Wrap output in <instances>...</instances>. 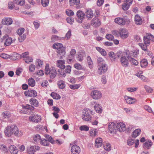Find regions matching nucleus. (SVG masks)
I'll return each instance as SVG.
<instances>
[{
    "instance_id": "obj_1",
    "label": "nucleus",
    "mask_w": 154,
    "mask_h": 154,
    "mask_svg": "<svg viewBox=\"0 0 154 154\" xmlns=\"http://www.w3.org/2000/svg\"><path fill=\"white\" fill-rule=\"evenodd\" d=\"M45 71V74L49 75L51 79L54 78L56 75L57 71L55 69L52 67L50 69L48 64H46Z\"/></svg>"
},
{
    "instance_id": "obj_2",
    "label": "nucleus",
    "mask_w": 154,
    "mask_h": 154,
    "mask_svg": "<svg viewBox=\"0 0 154 154\" xmlns=\"http://www.w3.org/2000/svg\"><path fill=\"white\" fill-rule=\"evenodd\" d=\"M20 57L23 58V60L26 63L29 64L33 61V59L29 56V53L28 51L22 53L20 55Z\"/></svg>"
},
{
    "instance_id": "obj_3",
    "label": "nucleus",
    "mask_w": 154,
    "mask_h": 154,
    "mask_svg": "<svg viewBox=\"0 0 154 154\" xmlns=\"http://www.w3.org/2000/svg\"><path fill=\"white\" fill-rule=\"evenodd\" d=\"M116 125L113 122H110L108 126V131L111 134H116L118 131Z\"/></svg>"
},
{
    "instance_id": "obj_4",
    "label": "nucleus",
    "mask_w": 154,
    "mask_h": 154,
    "mask_svg": "<svg viewBox=\"0 0 154 154\" xmlns=\"http://www.w3.org/2000/svg\"><path fill=\"white\" fill-rule=\"evenodd\" d=\"M151 41L154 42V36L149 33H146L143 37L144 42L149 45Z\"/></svg>"
},
{
    "instance_id": "obj_5",
    "label": "nucleus",
    "mask_w": 154,
    "mask_h": 154,
    "mask_svg": "<svg viewBox=\"0 0 154 154\" xmlns=\"http://www.w3.org/2000/svg\"><path fill=\"white\" fill-rule=\"evenodd\" d=\"M83 113L82 118L83 120L87 121L91 120V112L90 110H85L83 111Z\"/></svg>"
},
{
    "instance_id": "obj_6",
    "label": "nucleus",
    "mask_w": 154,
    "mask_h": 154,
    "mask_svg": "<svg viewBox=\"0 0 154 154\" xmlns=\"http://www.w3.org/2000/svg\"><path fill=\"white\" fill-rule=\"evenodd\" d=\"M29 120L34 122H38L41 121V117L36 114H31L29 117Z\"/></svg>"
},
{
    "instance_id": "obj_7",
    "label": "nucleus",
    "mask_w": 154,
    "mask_h": 154,
    "mask_svg": "<svg viewBox=\"0 0 154 154\" xmlns=\"http://www.w3.org/2000/svg\"><path fill=\"white\" fill-rule=\"evenodd\" d=\"M12 135H14L15 136L20 137L22 134L20 131H19L18 127L14 125H13L10 126Z\"/></svg>"
},
{
    "instance_id": "obj_8",
    "label": "nucleus",
    "mask_w": 154,
    "mask_h": 154,
    "mask_svg": "<svg viewBox=\"0 0 154 154\" xmlns=\"http://www.w3.org/2000/svg\"><path fill=\"white\" fill-rule=\"evenodd\" d=\"M91 94L93 99L95 100L100 99L102 96V94L101 92L97 90L93 91L91 93Z\"/></svg>"
},
{
    "instance_id": "obj_9",
    "label": "nucleus",
    "mask_w": 154,
    "mask_h": 154,
    "mask_svg": "<svg viewBox=\"0 0 154 154\" xmlns=\"http://www.w3.org/2000/svg\"><path fill=\"white\" fill-rule=\"evenodd\" d=\"M117 54L118 57H121V63L122 66H124L125 65V52L119 51L117 52Z\"/></svg>"
},
{
    "instance_id": "obj_10",
    "label": "nucleus",
    "mask_w": 154,
    "mask_h": 154,
    "mask_svg": "<svg viewBox=\"0 0 154 154\" xmlns=\"http://www.w3.org/2000/svg\"><path fill=\"white\" fill-rule=\"evenodd\" d=\"M108 69V66L106 64L98 66V72L100 75L106 72Z\"/></svg>"
},
{
    "instance_id": "obj_11",
    "label": "nucleus",
    "mask_w": 154,
    "mask_h": 154,
    "mask_svg": "<svg viewBox=\"0 0 154 154\" xmlns=\"http://www.w3.org/2000/svg\"><path fill=\"white\" fill-rule=\"evenodd\" d=\"M101 24V22L100 19L97 17L93 19L91 22V25L96 28L99 27Z\"/></svg>"
},
{
    "instance_id": "obj_12",
    "label": "nucleus",
    "mask_w": 154,
    "mask_h": 154,
    "mask_svg": "<svg viewBox=\"0 0 154 154\" xmlns=\"http://www.w3.org/2000/svg\"><path fill=\"white\" fill-rule=\"evenodd\" d=\"M65 49L66 48L63 47L57 50V55L60 59H63L64 57L66 54Z\"/></svg>"
},
{
    "instance_id": "obj_13",
    "label": "nucleus",
    "mask_w": 154,
    "mask_h": 154,
    "mask_svg": "<svg viewBox=\"0 0 154 154\" xmlns=\"http://www.w3.org/2000/svg\"><path fill=\"white\" fill-rule=\"evenodd\" d=\"M25 96L32 97H35L37 95V93L35 90H29L24 92Z\"/></svg>"
},
{
    "instance_id": "obj_14",
    "label": "nucleus",
    "mask_w": 154,
    "mask_h": 154,
    "mask_svg": "<svg viewBox=\"0 0 154 154\" xmlns=\"http://www.w3.org/2000/svg\"><path fill=\"white\" fill-rule=\"evenodd\" d=\"M3 40H5L4 45L5 46L10 45L13 42L12 38L9 37L8 35H6L3 36Z\"/></svg>"
},
{
    "instance_id": "obj_15",
    "label": "nucleus",
    "mask_w": 154,
    "mask_h": 154,
    "mask_svg": "<svg viewBox=\"0 0 154 154\" xmlns=\"http://www.w3.org/2000/svg\"><path fill=\"white\" fill-rule=\"evenodd\" d=\"M71 151L72 154H79L80 152V149L77 145H73L71 147Z\"/></svg>"
},
{
    "instance_id": "obj_16",
    "label": "nucleus",
    "mask_w": 154,
    "mask_h": 154,
    "mask_svg": "<svg viewBox=\"0 0 154 154\" xmlns=\"http://www.w3.org/2000/svg\"><path fill=\"white\" fill-rule=\"evenodd\" d=\"M76 15L78 18L79 20H78L77 21L79 23H82V21L84 19L85 17V15L82 11H78L77 12Z\"/></svg>"
},
{
    "instance_id": "obj_17",
    "label": "nucleus",
    "mask_w": 154,
    "mask_h": 154,
    "mask_svg": "<svg viewBox=\"0 0 154 154\" xmlns=\"http://www.w3.org/2000/svg\"><path fill=\"white\" fill-rule=\"evenodd\" d=\"M116 23L120 25H124L125 24V19L124 18L117 17L115 19Z\"/></svg>"
},
{
    "instance_id": "obj_18",
    "label": "nucleus",
    "mask_w": 154,
    "mask_h": 154,
    "mask_svg": "<svg viewBox=\"0 0 154 154\" xmlns=\"http://www.w3.org/2000/svg\"><path fill=\"white\" fill-rule=\"evenodd\" d=\"M12 19L10 18H5L2 20V23L5 25H9L12 23Z\"/></svg>"
},
{
    "instance_id": "obj_19",
    "label": "nucleus",
    "mask_w": 154,
    "mask_h": 154,
    "mask_svg": "<svg viewBox=\"0 0 154 154\" xmlns=\"http://www.w3.org/2000/svg\"><path fill=\"white\" fill-rule=\"evenodd\" d=\"M118 131L120 132H123L125 130V125L123 122H119L117 124Z\"/></svg>"
},
{
    "instance_id": "obj_20",
    "label": "nucleus",
    "mask_w": 154,
    "mask_h": 154,
    "mask_svg": "<svg viewBox=\"0 0 154 154\" xmlns=\"http://www.w3.org/2000/svg\"><path fill=\"white\" fill-rule=\"evenodd\" d=\"M65 60H58L57 61V66L61 69L65 68Z\"/></svg>"
},
{
    "instance_id": "obj_21",
    "label": "nucleus",
    "mask_w": 154,
    "mask_h": 154,
    "mask_svg": "<svg viewBox=\"0 0 154 154\" xmlns=\"http://www.w3.org/2000/svg\"><path fill=\"white\" fill-rule=\"evenodd\" d=\"M9 151L11 154H17L18 150L17 147L14 145H10L9 147Z\"/></svg>"
},
{
    "instance_id": "obj_22",
    "label": "nucleus",
    "mask_w": 154,
    "mask_h": 154,
    "mask_svg": "<svg viewBox=\"0 0 154 154\" xmlns=\"http://www.w3.org/2000/svg\"><path fill=\"white\" fill-rule=\"evenodd\" d=\"M85 16H86L87 18L89 19L92 17L94 14L92 10L91 9H89L85 12Z\"/></svg>"
},
{
    "instance_id": "obj_23",
    "label": "nucleus",
    "mask_w": 154,
    "mask_h": 154,
    "mask_svg": "<svg viewBox=\"0 0 154 154\" xmlns=\"http://www.w3.org/2000/svg\"><path fill=\"white\" fill-rule=\"evenodd\" d=\"M135 21L136 24L140 25L142 22V19L141 17L138 14L136 15L135 17Z\"/></svg>"
},
{
    "instance_id": "obj_24",
    "label": "nucleus",
    "mask_w": 154,
    "mask_h": 154,
    "mask_svg": "<svg viewBox=\"0 0 154 154\" xmlns=\"http://www.w3.org/2000/svg\"><path fill=\"white\" fill-rule=\"evenodd\" d=\"M5 133L6 135L8 137H11L12 135L10 126H8L7 127L5 131Z\"/></svg>"
},
{
    "instance_id": "obj_25",
    "label": "nucleus",
    "mask_w": 154,
    "mask_h": 154,
    "mask_svg": "<svg viewBox=\"0 0 154 154\" xmlns=\"http://www.w3.org/2000/svg\"><path fill=\"white\" fill-rule=\"evenodd\" d=\"M102 139L101 138H98L95 140V146L98 148L101 146L102 143Z\"/></svg>"
},
{
    "instance_id": "obj_26",
    "label": "nucleus",
    "mask_w": 154,
    "mask_h": 154,
    "mask_svg": "<svg viewBox=\"0 0 154 154\" xmlns=\"http://www.w3.org/2000/svg\"><path fill=\"white\" fill-rule=\"evenodd\" d=\"M59 88L60 89H64L66 86V84L64 81L60 80L58 81L57 82Z\"/></svg>"
},
{
    "instance_id": "obj_27",
    "label": "nucleus",
    "mask_w": 154,
    "mask_h": 154,
    "mask_svg": "<svg viewBox=\"0 0 154 154\" xmlns=\"http://www.w3.org/2000/svg\"><path fill=\"white\" fill-rule=\"evenodd\" d=\"M141 133V130L137 129L135 130L132 133L131 137L133 138H136L139 136Z\"/></svg>"
},
{
    "instance_id": "obj_28",
    "label": "nucleus",
    "mask_w": 154,
    "mask_h": 154,
    "mask_svg": "<svg viewBox=\"0 0 154 154\" xmlns=\"http://www.w3.org/2000/svg\"><path fill=\"white\" fill-rule=\"evenodd\" d=\"M128 59L132 64L134 65L137 66L138 64L139 63L138 61L132 57L128 56Z\"/></svg>"
},
{
    "instance_id": "obj_29",
    "label": "nucleus",
    "mask_w": 154,
    "mask_h": 154,
    "mask_svg": "<svg viewBox=\"0 0 154 154\" xmlns=\"http://www.w3.org/2000/svg\"><path fill=\"white\" fill-rule=\"evenodd\" d=\"M127 99H126V101L128 104H132L134 103L136 101V99L134 98H133L129 96H127Z\"/></svg>"
},
{
    "instance_id": "obj_30",
    "label": "nucleus",
    "mask_w": 154,
    "mask_h": 154,
    "mask_svg": "<svg viewBox=\"0 0 154 154\" xmlns=\"http://www.w3.org/2000/svg\"><path fill=\"white\" fill-rule=\"evenodd\" d=\"M27 151L29 154H34L35 152V146H29L27 148Z\"/></svg>"
},
{
    "instance_id": "obj_31",
    "label": "nucleus",
    "mask_w": 154,
    "mask_h": 154,
    "mask_svg": "<svg viewBox=\"0 0 154 154\" xmlns=\"http://www.w3.org/2000/svg\"><path fill=\"white\" fill-rule=\"evenodd\" d=\"M152 144V142L151 140L147 141L143 144V147L145 149H148L150 148Z\"/></svg>"
},
{
    "instance_id": "obj_32",
    "label": "nucleus",
    "mask_w": 154,
    "mask_h": 154,
    "mask_svg": "<svg viewBox=\"0 0 154 154\" xmlns=\"http://www.w3.org/2000/svg\"><path fill=\"white\" fill-rule=\"evenodd\" d=\"M106 64L105 60L102 58L99 57L98 58L97 61V64L98 66Z\"/></svg>"
},
{
    "instance_id": "obj_33",
    "label": "nucleus",
    "mask_w": 154,
    "mask_h": 154,
    "mask_svg": "<svg viewBox=\"0 0 154 154\" xmlns=\"http://www.w3.org/2000/svg\"><path fill=\"white\" fill-rule=\"evenodd\" d=\"M87 62L90 68L92 69L93 66V63L90 56H88L87 57Z\"/></svg>"
},
{
    "instance_id": "obj_34",
    "label": "nucleus",
    "mask_w": 154,
    "mask_h": 154,
    "mask_svg": "<svg viewBox=\"0 0 154 154\" xmlns=\"http://www.w3.org/2000/svg\"><path fill=\"white\" fill-rule=\"evenodd\" d=\"M140 66L143 68L146 67L148 64L147 60L145 59H142L140 61Z\"/></svg>"
},
{
    "instance_id": "obj_35",
    "label": "nucleus",
    "mask_w": 154,
    "mask_h": 154,
    "mask_svg": "<svg viewBox=\"0 0 154 154\" xmlns=\"http://www.w3.org/2000/svg\"><path fill=\"white\" fill-rule=\"evenodd\" d=\"M139 45L141 48V49L145 51L147 50V46H149L147 44H146L144 42L139 44Z\"/></svg>"
},
{
    "instance_id": "obj_36",
    "label": "nucleus",
    "mask_w": 154,
    "mask_h": 154,
    "mask_svg": "<svg viewBox=\"0 0 154 154\" xmlns=\"http://www.w3.org/2000/svg\"><path fill=\"white\" fill-rule=\"evenodd\" d=\"M96 50L100 53L102 55L105 56L106 55V52L104 49L99 47H96Z\"/></svg>"
},
{
    "instance_id": "obj_37",
    "label": "nucleus",
    "mask_w": 154,
    "mask_h": 154,
    "mask_svg": "<svg viewBox=\"0 0 154 154\" xmlns=\"http://www.w3.org/2000/svg\"><path fill=\"white\" fill-rule=\"evenodd\" d=\"M30 104L35 107H37L38 105V103L37 100L34 98H31L29 100Z\"/></svg>"
},
{
    "instance_id": "obj_38",
    "label": "nucleus",
    "mask_w": 154,
    "mask_h": 154,
    "mask_svg": "<svg viewBox=\"0 0 154 154\" xmlns=\"http://www.w3.org/2000/svg\"><path fill=\"white\" fill-rule=\"evenodd\" d=\"M136 75L140 78L143 81L145 82H148V79L143 75L139 73H137L136 74Z\"/></svg>"
},
{
    "instance_id": "obj_39",
    "label": "nucleus",
    "mask_w": 154,
    "mask_h": 154,
    "mask_svg": "<svg viewBox=\"0 0 154 154\" xmlns=\"http://www.w3.org/2000/svg\"><path fill=\"white\" fill-rule=\"evenodd\" d=\"M94 109L97 112L101 113L102 112V109L101 106L99 104H96L94 106Z\"/></svg>"
},
{
    "instance_id": "obj_40",
    "label": "nucleus",
    "mask_w": 154,
    "mask_h": 154,
    "mask_svg": "<svg viewBox=\"0 0 154 154\" xmlns=\"http://www.w3.org/2000/svg\"><path fill=\"white\" fill-rule=\"evenodd\" d=\"M40 143L41 145L45 146H48L49 145L48 141L44 139H41Z\"/></svg>"
},
{
    "instance_id": "obj_41",
    "label": "nucleus",
    "mask_w": 154,
    "mask_h": 154,
    "mask_svg": "<svg viewBox=\"0 0 154 154\" xmlns=\"http://www.w3.org/2000/svg\"><path fill=\"white\" fill-rule=\"evenodd\" d=\"M28 84L31 87H34L35 85V82L34 79L31 78L28 80Z\"/></svg>"
},
{
    "instance_id": "obj_42",
    "label": "nucleus",
    "mask_w": 154,
    "mask_h": 154,
    "mask_svg": "<svg viewBox=\"0 0 154 154\" xmlns=\"http://www.w3.org/2000/svg\"><path fill=\"white\" fill-rule=\"evenodd\" d=\"M135 139H132L131 137H129L127 140V143L128 145L131 146L135 143Z\"/></svg>"
},
{
    "instance_id": "obj_43",
    "label": "nucleus",
    "mask_w": 154,
    "mask_h": 154,
    "mask_svg": "<svg viewBox=\"0 0 154 154\" xmlns=\"http://www.w3.org/2000/svg\"><path fill=\"white\" fill-rule=\"evenodd\" d=\"M89 133L91 136L94 137L97 134V131L96 129H90Z\"/></svg>"
},
{
    "instance_id": "obj_44",
    "label": "nucleus",
    "mask_w": 154,
    "mask_h": 154,
    "mask_svg": "<svg viewBox=\"0 0 154 154\" xmlns=\"http://www.w3.org/2000/svg\"><path fill=\"white\" fill-rule=\"evenodd\" d=\"M51 95L54 99H60L61 97L59 94L54 92H52L51 94Z\"/></svg>"
},
{
    "instance_id": "obj_45",
    "label": "nucleus",
    "mask_w": 154,
    "mask_h": 154,
    "mask_svg": "<svg viewBox=\"0 0 154 154\" xmlns=\"http://www.w3.org/2000/svg\"><path fill=\"white\" fill-rule=\"evenodd\" d=\"M53 47L54 48L57 49V50L63 47V45L61 43H57L56 44H54L53 45Z\"/></svg>"
},
{
    "instance_id": "obj_46",
    "label": "nucleus",
    "mask_w": 154,
    "mask_h": 154,
    "mask_svg": "<svg viewBox=\"0 0 154 154\" xmlns=\"http://www.w3.org/2000/svg\"><path fill=\"white\" fill-rule=\"evenodd\" d=\"M22 107L23 109L30 110L31 111L33 110L34 109V108L33 106L28 104H27L26 106L23 105Z\"/></svg>"
},
{
    "instance_id": "obj_47",
    "label": "nucleus",
    "mask_w": 154,
    "mask_h": 154,
    "mask_svg": "<svg viewBox=\"0 0 154 154\" xmlns=\"http://www.w3.org/2000/svg\"><path fill=\"white\" fill-rule=\"evenodd\" d=\"M22 107L23 109L30 110L31 111L33 110L34 109V108L33 106L28 104H27L26 106L23 105Z\"/></svg>"
},
{
    "instance_id": "obj_48",
    "label": "nucleus",
    "mask_w": 154,
    "mask_h": 154,
    "mask_svg": "<svg viewBox=\"0 0 154 154\" xmlns=\"http://www.w3.org/2000/svg\"><path fill=\"white\" fill-rule=\"evenodd\" d=\"M49 2V0H41V3L43 7H46L48 6Z\"/></svg>"
},
{
    "instance_id": "obj_49",
    "label": "nucleus",
    "mask_w": 154,
    "mask_h": 154,
    "mask_svg": "<svg viewBox=\"0 0 154 154\" xmlns=\"http://www.w3.org/2000/svg\"><path fill=\"white\" fill-rule=\"evenodd\" d=\"M103 146L104 149L107 151L110 150L111 148L110 144L108 143H104Z\"/></svg>"
},
{
    "instance_id": "obj_50",
    "label": "nucleus",
    "mask_w": 154,
    "mask_h": 154,
    "mask_svg": "<svg viewBox=\"0 0 154 154\" xmlns=\"http://www.w3.org/2000/svg\"><path fill=\"white\" fill-rule=\"evenodd\" d=\"M119 35L122 38L125 37V29H120L119 30Z\"/></svg>"
},
{
    "instance_id": "obj_51",
    "label": "nucleus",
    "mask_w": 154,
    "mask_h": 154,
    "mask_svg": "<svg viewBox=\"0 0 154 154\" xmlns=\"http://www.w3.org/2000/svg\"><path fill=\"white\" fill-rule=\"evenodd\" d=\"M26 38V35L25 34H23L22 35H19L18 37V40L20 42H23L25 40Z\"/></svg>"
},
{
    "instance_id": "obj_52",
    "label": "nucleus",
    "mask_w": 154,
    "mask_h": 154,
    "mask_svg": "<svg viewBox=\"0 0 154 154\" xmlns=\"http://www.w3.org/2000/svg\"><path fill=\"white\" fill-rule=\"evenodd\" d=\"M70 4L71 6H73L74 4L78 5L80 2V0H69Z\"/></svg>"
},
{
    "instance_id": "obj_53",
    "label": "nucleus",
    "mask_w": 154,
    "mask_h": 154,
    "mask_svg": "<svg viewBox=\"0 0 154 154\" xmlns=\"http://www.w3.org/2000/svg\"><path fill=\"white\" fill-rule=\"evenodd\" d=\"M133 0H126V10H128L132 3Z\"/></svg>"
},
{
    "instance_id": "obj_54",
    "label": "nucleus",
    "mask_w": 154,
    "mask_h": 154,
    "mask_svg": "<svg viewBox=\"0 0 154 154\" xmlns=\"http://www.w3.org/2000/svg\"><path fill=\"white\" fill-rule=\"evenodd\" d=\"M80 86V84H72L70 85L69 87V88L72 89H78Z\"/></svg>"
},
{
    "instance_id": "obj_55",
    "label": "nucleus",
    "mask_w": 154,
    "mask_h": 154,
    "mask_svg": "<svg viewBox=\"0 0 154 154\" xmlns=\"http://www.w3.org/2000/svg\"><path fill=\"white\" fill-rule=\"evenodd\" d=\"M79 130L81 131H88L89 130V127L86 125H82L79 127Z\"/></svg>"
},
{
    "instance_id": "obj_56",
    "label": "nucleus",
    "mask_w": 154,
    "mask_h": 154,
    "mask_svg": "<svg viewBox=\"0 0 154 154\" xmlns=\"http://www.w3.org/2000/svg\"><path fill=\"white\" fill-rule=\"evenodd\" d=\"M74 67L75 69H77L81 70L83 69V68L82 66L78 63L75 64Z\"/></svg>"
},
{
    "instance_id": "obj_57",
    "label": "nucleus",
    "mask_w": 154,
    "mask_h": 154,
    "mask_svg": "<svg viewBox=\"0 0 154 154\" xmlns=\"http://www.w3.org/2000/svg\"><path fill=\"white\" fill-rule=\"evenodd\" d=\"M144 88L147 92L149 93L152 92L153 89L149 86L147 85H145L144 86Z\"/></svg>"
},
{
    "instance_id": "obj_58",
    "label": "nucleus",
    "mask_w": 154,
    "mask_h": 154,
    "mask_svg": "<svg viewBox=\"0 0 154 154\" xmlns=\"http://www.w3.org/2000/svg\"><path fill=\"white\" fill-rule=\"evenodd\" d=\"M137 87H129L127 88L128 91L129 92H133L137 90Z\"/></svg>"
},
{
    "instance_id": "obj_59",
    "label": "nucleus",
    "mask_w": 154,
    "mask_h": 154,
    "mask_svg": "<svg viewBox=\"0 0 154 154\" xmlns=\"http://www.w3.org/2000/svg\"><path fill=\"white\" fill-rule=\"evenodd\" d=\"M65 71L66 72L68 73H70L71 71V67L69 65H67L66 67L65 66Z\"/></svg>"
},
{
    "instance_id": "obj_60",
    "label": "nucleus",
    "mask_w": 154,
    "mask_h": 154,
    "mask_svg": "<svg viewBox=\"0 0 154 154\" xmlns=\"http://www.w3.org/2000/svg\"><path fill=\"white\" fill-rule=\"evenodd\" d=\"M133 128V127L132 125L129 124H127L126 126V131L127 132H129L130 131H131Z\"/></svg>"
},
{
    "instance_id": "obj_61",
    "label": "nucleus",
    "mask_w": 154,
    "mask_h": 154,
    "mask_svg": "<svg viewBox=\"0 0 154 154\" xmlns=\"http://www.w3.org/2000/svg\"><path fill=\"white\" fill-rule=\"evenodd\" d=\"M41 139L40 136L38 134H36L33 137V140L37 142H38L41 140Z\"/></svg>"
},
{
    "instance_id": "obj_62",
    "label": "nucleus",
    "mask_w": 154,
    "mask_h": 154,
    "mask_svg": "<svg viewBox=\"0 0 154 154\" xmlns=\"http://www.w3.org/2000/svg\"><path fill=\"white\" fill-rule=\"evenodd\" d=\"M14 4H15L14 1V2H9L8 3V8L10 9H12L14 7ZM15 4H16L15 3Z\"/></svg>"
},
{
    "instance_id": "obj_63",
    "label": "nucleus",
    "mask_w": 154,
    "mask_h": 154,
    "mask_svg": "<svg viewBox=\"0 0 154 154\" xmlns=\"http://www.w3.org/2000/svg\"><path fill=\"white\" fill-rule=\"evenodd\" d=\"M25 29L23 28H21L20 29L17 30V34L19 35H20L24 32Z\"/></svg>"
},
{
    "instance_id": "obj_64",
    "label": "nucleus",
    "mask_w": 154,
    "mask_h": 154,
    "mask_svg": "<svg viewBox=\"0 0 154 154\" xmlns=\"http://www.w3.org/2000/svg\"><path fill=\"white\" fill-rule=\"evenodd\" d=\"M106 38L109 41H112L114 38V36L112 35L107 34L106 36Z\"/></svg>"
}]
</instances>
